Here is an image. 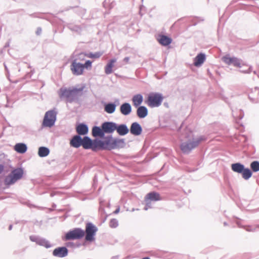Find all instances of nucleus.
I'll return each instance as SVG.
<instances>
[{
	"mask_svg": "<svg viewBox=\"0 0 259 259\" xmlns=\"http://www.w3.org/2000/svg\"><path fill=\"white\" fill-rule=\"evenodd\" d=\"M84 235V232L80 228H76L67 232L65 236V240H75L82 238Z\"/></svg>",
	"mask_w": 259,
	"mask_h": 259,
	"instance_id": "nucleus-6",
	"label": "nucleus"
},
{
	"mask_svg": "<svg viewBox=\"0 0 259 259\" xmlns=\"http://www.w3.org/2000/svg\"><path fill=\"white\" fill-rule=\"evenodd\" d=\"M142 259H150V258L148 257H146L143 258Z\"/></svg>",
	"mask_w": 259,
	"mask_h": 259,
	"instance_id": "nucleus-37",
	"label": "nucleus"
},
{
	"mask_svg": "<svg viewBox=\"0 0 259 259\" xmlns=\"http://www.w3.org/2000/svg\"><path fill=\"white\" fill-rule=\"evenodd\" d=\"M250 167L253 171L256 172L259 171V162L254 161L250 164Z\"/></svg>",
	"mask_w": 259,
	"mask_h": 259,
	"instance_id": "nucleus-32",
	"label": "nucleus"
},
{
	"mask_svg": "<svg viewBox=\"0 0 259 259\" xmlns=\"http://www.w3.org/2000/svg\"><path fill=\"white\" fill-rule=\"evenodd\" d=\"M116 61L115 59H112L109 61L105 67V72L106 74H109L112 72V68L114 66V64Z\"/></svg>",
	"mask_w": 259,
	"mask_h": 259,
	"instance_id": "nucleus-23",
	"label": "nucleus"
},
{
	"mask_svg": "<svg viewBox=\"0 0 259 259\" xmlns=\"http://www.w3.org/2000/svg\"><path fill=\"white\" fill-rule=\"evenodd\" d=\"M92 140L88 137H84L82 139L81 146L84 149H91L92 147Z\"/></svg>",
	"mask_w": 259,
	"mask_h": 259,
	"instance_id": "nucleus-25",
	"label": "nucleus"
},
{
	"mask_svg": "<svg viewBox=\"0 0 259 259\" xmlns=\"http://www.w3.org/2000/svg\"><path fill=\"white\" fill-rule=\"evenodd\" d=\"M116 109V105L114 103H108L105 105L104 110L108 113H113Z\"/></svg>",
	"mask_w": 259,
	"mask_h": 259,
	"instance_id": "nucleus-30",
	"label": "nucleus"
},
{
	"mask_svg": "<svg viewBox=\"0 0 259 259\" xmlns=\"http://www.w3.org/2000/svg\"><path fill=\"white\" fill-rule=\"evenodd\" d=\"M82 139L79 136H74L70 141V145L74 148H78L81 146Z\"/></svg>",
	"mask_w": 259,
	"mask_h": 259,
	"instance_id": "nucleus-17",
	"label": "nucleus"
},
{
	"mask_svg": "<svg viewBox=\"0 0 259 259\" xmlns=\"http://www.w3.org/2000/svg\"><path fill=\"white\" fill-rule=\"evenodd\" d=\"M56 120V115L54 111H49L45 114L43 120V125L47 127H51L54 124Z\"/></svg>",
	"mask_w": 259,
	"mask_h": 259,
	"instance_id": "nucleus-10",
	"label": "nucleus"
},
{
	"mask_svg": "<svg viewBox=\"0 0 259 259\" xmlns=\"http://www.w3.org/2000/svg\"><path fill=\"white\" fill-rule=\"evenodd\" d=\"M192 137V133H190L188 137L189 142H184L181 144V149L183 152H189L192 149L198 146L200 143L206 140L204 137L200 136L196 139H192L191 141Z\"/></svg>",
	"mask_w": 259,
	"mask_h": 259,
	"instance_id": "nucleus-1",
	"label": "nucleus"
},
{
	"mask_svg": "<svg viewBox=\"0 0 259 259\" xmlns=\"http://www.w3.org/2000/svg\"><path fill=\"white\" fill-rule=\"evenodd\" d=\"M23 173V170L21 168L14 169L6 177L5 179V184L11 185L14 184L22 178Z\"/></svg>",
	"mask_w": 259,
	"mask_h": 259,
	"instance_id": "nucleus-3",
	"label": "nucleus"
},
{
	"mask_svg": "<svg viewBox=\"0 0 259 259\" xmlns=\"http://www.w3.org/2000/svg\"><path fill=\"white\" fill-rule=\"evenodd\" d=\"M116 130L118 134L121 136L127 134L129 131L127 126L124 124L120 125L118 127L116 126Z\"/></svg>",
	"mask_w": 259,
	"mask_h": 259,
	"instance_id": "nucleus-29",
	"label": "nucleus"
},
{
	"mask_svg": "<svg viewBox=\"0 0 259 259\" xmlns=\"http://www.w3.org/2000/svg\"><path fill=\"white\" fill-rule=\"evenodd\" d=\"M103 53L101 52H96L95 53H90L87 54L80 53L79 55L80 60H84V57H87L89 58H93V59H98L102 55Z\"/></svg>",
	"mask_w": 259,
	"mask_h": 259,
	"instance_id": "nucleus-16",
	"label": "nucleus"
},
{
	"mask_svg": "<svg viewBox=\"0 0 259 259\" xmlns=\"http://www.w3.org/2000/svg\"><path fill=\"white\" fill-rule=\"evenodd\" d=\"M4 170V166L2 164H0V174L3 172Z\"/></svg>",
	"mask_w": 259,
	"mask_h": 259,
	"instance_id": "nucleus-36",
	"label": "nucleus"
},
{
	"mask_svg": "<svg viewBox=\"0 0 259 259\" xmlns=\"http://www.w3.org/2000/svg\"><path fill=\"white\" fill-rule=\"evenodd\" d=\"M53 254L55 256L63 257L67 255L68 249L65 247H58L54 250Z\"/></svg>",
	"mask_w": 259,
	"mask_h": 259,
	"instance_id": "nucleus-14",
	"label": "nucleus"
},
{
	"mask_svg": "<svg viewBox=\"0 0 259 259\" xmlns=\"http://www.w3.org/2000/svg\"><path fill=\"white\" fill-rule=\"evenodd\" d=\"M223 61L226 64L230 65L232 64L234 66L240 68L246 65L242 62L241 60L236 57H231L229 55H226L222 58Z\"/></svg>",
	"mask_w": 259,
	"mask_h": 259,
	"instance_id": "nucleus-7",
	"label": "nucleus"
},
{
	"mask_svg": "<svg viewBox=\"0 0 259 259\" xmlns=\"http://www.w3.org/2000/svg\"><path fill=\"white\" fill-rule=\"evenodd\" d=\"M163 97L157 93H151L148 95L146 103L150 107L159 106L162 102Z\"/></svg>",
	"mask_w": 259,
	"mask_h": 259,
	"instance_id": "nucleus-4",
	"label": "nucleus"
},
{
	"mask_svg": "<svg viewBox=\"0 0 259 259\" xmlns=\"http://www.w3.org/2000/svg\"><path fill=\"white\" fill-rule=\"evenodd\" d=\"M50 151L48 148L45 147H40L38 149V154L40 157H46L49 155Z\"/></svg>",
	"mask_w": 259,
	"mask_h": 259,
	"instance_id": "nucleus-31",
	"label": "nucleus"
},
{
	"mask_svg": "<svg viewBox=\"0 0 259 259\" xmlns=\"http://www.w3.org/2000/svg\"><path fill=\"white\" fill-rule=\"evenodd\" d=\"M103 142V147L104 150H111L122 148L124 146V141L123 139H114L112 137H108L104 139Z\"/></svg>",
	"mask_w": 259,
	"mask_h": 259,
	"instance_id": "nucleus-2",
	"label": "nucleus"
},
{
	"mask_svg": "<svg viewBox=\"0 0 259 259\" xmlns=\"http://www.w3.org/2000/svg\"><path fill=\"white\" fill-rule=\"evenodd\" d=\"M97 230V228L92 223H88L85 226V240L89 241H93Z\"/></svg>",
	"mask_w": 259,
	"mask_h": 259,
	"instance_id": "nucleus-8",
	"label": "nucleus"
},
{
	"mask_svg": "<svg viewBox=\"0 0 259 259\" xmlns=\"http://www.w3.org/2000/svg\"><path fill=\"white\" fill-rule=\"evenodd\" d=\"M118 212V210H116L115 211V213H117Z\"/></svg>",
	"mask_w": 259,
	"mask_h": 259,
	"instance_id": "nucleus-38",
	"label": "nucleus"
},
{
	"mask_svg": "<svg viewBox=\"0 0 259 259\" xmlns=\"http://www.w3.org/2000/svg\"><path fill=\"white\" fill-rule=\"evenodd\" d=\"M120 110L122 114L128 115L131 112V106L129 103H124L120 106Z\"/></svg>",
	"mask_w": 259,
	"mask_h": 259,
	"instance_id": "nucleus-18",
	"label": "nucleus"
},
{
	"mask_svg": "<svg viewBox=\"0 0 259 259\" xmlns=\"http://www.w3.org/2000/svg\"><path fill=\"white\" fill-rule=\"evenodd\" d=\"M92 135L94 137H100L103 138L104 136L103 128L98 126H94L92 129Z\"/></svg>",
	"mask_w": 259,
	"mask_h": 259,
	"instance_id": "nucleus-22",
	"label": "nucleus"
},
{
	"mask_svg": "<svg viewBox=\"0 0 259 259\" xmlns=\"http://www.w3.org/2000/svg\"><path fill=\"white\" fill-rule=\"evenodd\" d=\"M130 132L132 134L135 136H139L142 133V128L138 123L134 122L131 125Z\"/></svg>",
	"mask_w": 259,
	"mask_h": 259,
	"instance_id": "nucleus-15",
	"label": "nucleus"
},
{
	"mask_svg": "<svg viewBox=\"0 0 259 259\" xmlns=\"http://www.w3.org/2000/svg\"><path fill=\"white\" fill-rule=\"evenodd\" d=\"M83 87L80 89L73 88L70 89H61L59 91V96L61 98H69L72 97L75 94L81 92L83 90Z\"/></svg>",
	"mask_w": 259,
	"mask_h": 259,
	"instance_id": "nucleus-9",
	"label": "nucleus"
},
{
	"mask_svg": "<svg viewBox=\"0 0 259 259\" xmlns=\"http://www.w3.org/2000/svg\"><path fill=\"white\" fill-rule=\"evenodd\" d=\"M11 228H12V226H10V227H9V229H11Z\"/></svg>",
	"mask_w": 259,
	"mask_h": 259,
	"instance_id": "nucleus-39",
	"label": "nucleus"
},
{
	"mask_svg": "<svg viewBox=\"0 0 259 259\" xmlns=\"http://www.w3.org/2000/svg\"><path fill=\"white\" fill-rule=\"evenodd\" d=\"M143 100V96L140 94H137L134 96L132 99L133 105L136 107H138L141 104Z\"/></svg>",
	"mask_w": 259,
	"mask_h": 259,
	"instance_id": "nucleus-27",
	"label": "nucleus"
},
{
	"mask_svg": "<svg viewBox=\"0 0 259 259\" xmlns=\"http://www.w3.org/2000/svg\"><path fill=\"white\" fill-rule=\"evenodd\" d=\"M118 226V222L115 219H111L109 222V226L111 228H115Z\"/></svg>",
	"mask_w": 259,
	"mask_h": 259,
	"instance_id": "nucleus-33",
	"label": "nucleus"
},
{
	"mask_svg": "<svg viewBox=\"0 0 259 259\" xmlns=\"http://www.w3.org/2000/svg\"><path fill=\"white\" fill-rule=\"evenodd\" d=\"M137 113L139 117L144 118L147 115V109L144 106H140L138 108Z\"/></svg>",
	"mask_w": 259,
	"mask_h": 259,
	"instance_id": "nucleus-28",
	"label": "nucleus"
},
{
	"mask_svg": "<svg viewBox=\"0 0 259 259\" xmlns=\"http://www.w3.org/2000/svg\"><path fill=\"white\" fill-rule=\"evenodd\" d=\"M70 69L74 75H80L83 73V68L82 64L77 63L76 60H74L70 66Z\"/></svg>",
	"mask_w": 259,
	"mask_h": 259,
	"instance_id": "nucleus-11",
	"label": "nucleus"
},
{
	"mask_svg": "<svg viewBox=\"0 0 259 259\" xmlns=\"http://www.w3.org/2000/svg\"><path fill=\"white\" fill-rule=\"evenodd\" d=\"M161 198L160 194L155 192L148 193L145 197V202L147 206H149L151 201L160 200Z\"/></svg>",
	"mask_w": 259,
	"mask_h": 259,
	"instance_id": "nucleus-12",
	"label": "nucleus"
},
{
	"mask_svg": "<svg viewBox=\"0 0 259 259\" xmlns=\"http://www.w3.org/2000/svg\"><path fill=\"white\" fill-rule=\"evenodd\" d=\"M14 150L19 153H24L27 150V146L23 143L16 144L14 146Z\"/></svg>",
	"mask_w": 259,
	"mask_h": 259,
	"instance_id": "nucleus-24",
	"label": "nucleus"
},
{
	"mask_svg": "<svg viewBox=\"0 0 259 259\" xmlns=\"http://www.w3.org/2000/svg\"><path fill=\"white\" fill-rule=\"evenodd\" d=\"M76 130L78 135H84L88 132V127L84 124H80L76 126Z\"/></svg>",
	"mask_w": 259,
	"mask_h": 259,
	"instance_id": "nucleus-19",
	"label": "nucleus"
},
{
	"mask_svg": "<svg viewBox=\"0 0 259 259\" xmlns=\"http://www.w3.org/2000/svg\"><path fill=\"white\" fill-rule=\"evenodd\" d=\"M101 127L103 128L104 134L105 133L110 134L116 130V125L113 122H105L102 124Z\"/></svg>",
	"mask_w": 259,
	"mask_h": 259,
	"instance_id": "nucleus-13",
	"label": "nucleus"
},
{
	"mask_svg": "<svg viewBox=\"0 0 259 259\" xmlns=\"http://www.w3.org/2000/svg\"><path fill=\"white\" fill-rule=\"evenodd\" d=\"M92 64V62L91 61H90V60L87 61L84 64H82L83 69L84 68H85L87 69H91Z\"/></svg>",
	"mask_w": 259,
	"mask_h": 259,
	"instance_id": "nucleus-34",
	"label": "nucleus"
},
{
	"mask_svg": "<svg viewBox=\"0 0 259 259\" xmlns=\"http://www.w3.org/2000/svg\"><path fill=\"white\" fill-rule=\"evenodd\" d=\"M158 42L163 46H167L171 42V39L165 35H160L157 38Z\"/></svg>",
	"mask_w": 259,
	"mask_h": 259,
	"instance_id": "nucleus-20",
	"label": "nucleus"
},
{
	"mask_svg": "<svg viewBox=\"0 0 259 259\" xmlns=\"http://www.w3.org/2000/svg\"><path fill=\"white\" fill-rule=\"evenodd\" d=\"M92 149L93 151H96L97 149H103V142L101 140H95L92 141Z\"/></svg>",
	"mask_w": 259,
	"mask_h": 259,
	"instance_id": "nucleus-26",
	"label": "nucleus"
},
{
	"mask_svg": "<svg viewBox=\"0 0 259 259\" xmlns=\"http://www.w3.org/2000/svg\"><path fill=\"white\" fill-rule=\"evenodd\" d=\"M231 168L234 172L242 174V177L245 180H248L252 176L251 170L248 168H245L244 165L240 163L232 164Z\"/></svg>",
	"mask_w": 259,
	"mask_h": 259,
	"instance_id": "nucleus-5",
	"label": "nucleus"
},
{
	"mask_svg": "<svg viewBox=\"0 0 259 259\" xmlns=\"http://www.w3.org/2000/svg\"><path fill=\"white\" fill-rule=\"evenodd\" d=\"M205 59V55L200 53L195 58L194 65L195 66H199L204 62Z\"/></svg>",
	"mask_w": 259,
	"mask_h": 259,
	"instance_id": "nucleus-21",
	"label": "nucleus"
},
{
	"mask_svg": "<svg viewBox=\"0 0 259 259\" xmlns=\"http://www.w3.org/2000/svg\"><path fill=\"white\" fill-rule=\"evenodd\" d=\"M129 60L130 58L128 57H125L124 58L123 61L127 63L129 62Z\"/></svg>",
	"mask_w": 259,
	"mask_h": 259,
	"instance_id": "nucleus-35",
	"label": "nucleus"
}]
</instances>
